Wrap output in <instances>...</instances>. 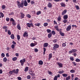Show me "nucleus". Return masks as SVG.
Segmentation results:
<instances>
[{
	"mask_svg": "<svg viewBox=\"0 0 80 80\" xmlns=\"http://www.w3.org/2000/svg\"><path fill=\"white\" fill-rule=\"evenodd\" d=\"M17 5L18 8H23L24 6L23 5V3H24V1L22 0L21 1V3L19 2L18 1H16Z\"/></svg>",
	"mask_w": 80,
	"mask_h": 80,
	"instance_id": "nucleus-1",
	"label": "nucleus"
},
{
	"mask_svg": "<svg viewBox=\"0 0 80 80\" xmlns=\"http://www.w3.org/2000/svg\"><path fill=\"white\" fill-rule=\"evenodd\" d=\"M26 62V59L25 58H23V60L22 59L20 60V62L22 66H23V65H24V63Z\"/></svg>",
	"mask_w": 80,
	"mask_h": 80,
	"instance_id": "nucleus-2",
	"label": "nucleus"
},
{
	"mask_svg": "<svg viewBox=\"0 0 80 80\" xmlns=\"http://www.w3.org/2000/svg\"><path fill=\"white\" fill-rule=\"evenodd\" d=\"M26 25L29 28H31V27H33V24L32 23H26Z\"/></svg>",
	"mask_w": 80,
	"mask_h": 80,
	"instance_id": "nucleus-3",
	"label": "nucleus"
},
{
	"mask_svg": "<svg viewBox=\"0 0 80 80\" xmlns=\"http://www.w3.org/2000/svg\"><path fill=\"white\" fill-rule=\"evenodd\" d=\"M59 47V45H58V44H55L54 45L53 47V50H56V48H58Z\"/></svg>",
	"mask_w": 80,
	"mask_h": 80,
	"instance_id": "nucleus-4",
	"label": "nucleus"
},
{
	"mask_svg": "<svg viewBox=\"0 0 80 80\" xmlns=\"http://www.w3.org/2000/svg\"><path fill=\"white\" fill-rule=\"evenodd\" d=\"M12 71L13 72V73H16V74H18V73L19 69H17L16 70H15V69H13L12 70Z\"/></svg>",
	"mask_w": 80,
	"mask_h": 80,
	"instance_id": "nucleus-5",
	"label": "nucleus"
},
{
	"mask_svg": "<svg viewBox=\"0 0 80 80\" xmlns=\"http://www.w3.org/2000/svg\"><path fill=\"white\" fill-rule=\"evenodd\" d=\"M71 28H72V26L71 25H69L67 28L66 30L67 32H68V31H70L71 30Z\"/></svg>",
	"mask_w": 80,
	"mask_h": 80,
	"instance_id": "nucleus-6",
	"label": "nucleus"
},
{
	"mask_svg": "<svg viewBox=\"0 0 80 80\" xmlns=\"http://www.w3.org/2000/svg\"><path fill=\"white\" fill-rule=\"evenodd\" d=\"M67 12V10L66 9H64L62 13V15H65L66 13Z\"/></svg>",
	"mask_w": 80,
	"mask_h": 80,
	"instance_id": "nucleus-7",
	"label": "nucleus"
},
{
	"mask_svg": "<svg viewBox=\"0 0 80 80\" xmlns=\"http://www.w3.org/2000/svg\"><path fill=\"white\" fill-rule=\"evenodd\" d=\"M48 7L49 8H52V3H51V2H48Z\"/></svg>",
	"mask_w": 80,
	"mask_h": 80,
	"instance_id": "nucleus-8",
	"label": "nucleus"
},
{
	"mask_svg": "<svg viewBox=\"0 0 80 80\" xmlns=\"http://www.w3.org/2000/svg\"><path fill=\"white\" fill-rule=\"evenodd\" d=\"M57 63L58 64V65L59 67L62 68V67H63V64H62V63L60 62H57Z\"/></svg>",
	"mask_w": 80,
	"mask_h": 80,
	"instance_id": "nucleus-9",
	"label": "nucleus"
},
{
	"mask_svg": "<svg viewBox=\"0 0 80 80\" xmlns=\"http://www.w3.org/2000/svg\"><path fill=\"white\" fill-rule=\"evenodd\" d=\"M60 30L61 31H59V33L60 34V35H61V36H62V37H63L64 36V33H63L61 31H62V29Z\"/></svg>",
	"mask_w": 80,
	"mask_h": 80,
	"instance_id": "nucleus-10",
	"label": "nucleus"
},
{
	"mask_svg": "<svg viewBox=\"0 0 80 80\" xmlns=\"http://www.w3.org/2000/svg\"><path fill=\"white\" fill-rule=\"evenodd\" d=\"M25 17V14L23 13V12L21 13V18H24V17Z\"/></svg>",
	"mask_w": 80,
	"mask_h": 80,
	"instance_id": "nucleus-11",
	"label": "nucleus"
},
{
	"mask_svg": "<svg viewBox=\"0 0 80 80\" xmlns=\"http://www.w3.org/2000/svg\"><path fill=\"white\" fill-rule=\"evenodd\" d=\"M23 3L24 6L25 7H27V6L28 5V3H27V1H26V0H25L24 1Z\"/></svg>",
	"mask_w": 80,
	"mask_h": 80,
	"instance_id": "nucleus-12",
	"label": "nucleus"
},
{
	"mask_svg": "<svg viewBox=\"0 0 80 80\" xmlns=\"http://www.w3.org/2000/svg\"><path fill=\"white\" fill-rule=\"evenodd\" d=\"M60 4L61 7H66V5H65V4L63 2H61L60 3Z\"/></svg>",
	"mask_w": 80,
	"mask_h": 80,
	"instance_id": "nucleus-13",
	"label": "nucleus"
},
{
	"mask_svg": "<svg viewBox=\"0 0 80 80\" xmlns=\"http://www.w3.org/2000/svg\"><path fill=\"white\" fill-rule=\"evenodd\" d=\"M48 46V43L47 42H45L43 44L44 47H47Z\"/></svg>",
	"mask_w": 80,
	"mask_h": 80,
	"instance_id": "nucleus-14",
	"label": "nucleus"
},
{
	"mask_svg": "<svg viewBox=\"0 0 80 80\" xmlns=\"http://www.w3.org/2000/svg\"><path fill=\"white\" fill-rule=\"evenodd\" d=\"M63 18L64 20H67V19H68V15H64L63 16Z\"/></svg>",
	"mask_w": 80,
	"mask_h": 80,
	"instance_id": "nucleus-15",
	"label": "nucleus"
},
{
	"mask_svg": "<svg viewBox=\"0 0 80 80\" xmlns=\"http://www.w3.org/2000/svg\"><path fill=\"white\" fill-rule=\"evenodd\" d=\"M43 61L42 60H40L38 62V64L39 65H43Z\"/></svg>",
	"mask_w": 80,
	"mask_h": 80,
	"instance_id": "nucleus-16",
	"label": "nucleus"
},
{
	"mask_svg": "<svg viewBox=\"0 0 80 80\" xmlns=\"http://www.w3.org/2000/svg\"><path fill=\"white\" fill-rule=\"evenodd\" d=\"M17 28L19 30H21V27H20V24H18L17 26Z\"/></svg>",
	"mask_w": 80,
	"mask_h": 80,
	"instance_id": "nucleus-17",
	"label": "nucleus"
},
{
	"mask_svg": "<svg viewBox=\"0 0 80 80\" xmlns=\"http://www.w3.org/2000/svg\"><path fill=\"white\" fill-rule=\"evenodd\" d=\"M52 54H49V58H48V60H50V59H51V58H52Z\"/></svg>",
	"mask_w": 80,
	"mask_h": 80,
	"instance_id": "nucleus-18",
	"label": "nucleus"
},
{
	"mask_svg": "<svg viewBox=\"0 0 80 80\" xmlns=\"http://www.w3.org/2000/svg\"><path fill=\"white\" fill-rule=\"evenodd\" d=\"M23 36L24 37H25V36L28 37V33L25 32L23 34Z\"/></svg>",
	"mask_w": 80,
	"mask_h": 80,
	"instance_id": "nucleus-19",
	"label": "nucleus"
},
{
	"mask_svg": "<svg viewBox=\"0 0 80 80\" xmlns=\"http://www.w3.org/2000/svg\"><path fill=\"white\" fill-rule=\"evenodd\" d=\"M58 26H55V28L56 29V30H57V31H61V29H59L58 28Z\"/></svg>",
	"mask_w": 80,
	"mask_h": 80,
	"instance_id": "nucleus-20",
	"label": "nucleus"
},
{
	"mask_svg": "<svg viewBox=\"0 0 80 80\" xmlns=\"http://www.w3.org/2000/svg\"><path fill=\"white\" fill-rule=\"evenodd\" d=\"M10 37L12 39H14L15 38V36H14V34H12Z\"/></svg>",
	"mask_w": 80,
	"mask_h": 80,
	"instance_id": "nucleus-21",
	"label": "nucleus"
},
{
	"mask_svg": "<svg viewBox=\"0 0 80 80\" xmlns=\"http://www.w3.org/2000/svg\"><path fill=\"white\" fill-rule=\"evenodd\" d=\"M24 71L25 72H28V67H26L24 69Z\"/></svg>",
	"mask_w": 80,
	"mask_h": 80,
	"instance_id": "nucleus-22",
	"label": "nucleus"
},
{
	"mask_svg": "<svg viewBox=\"0 0 80 80\" xmlns=\"http://www.w3.org/2000/svg\"><path fill=\"white\" fill-rule=\"evenodd\" d=\"M3 61L4 62H7V58L6 57H5L3 59Z\"/></svg>",
	"mask_w": 80,
	"mask_h": 80,
	"instance_id": "nucleus-23",
	"label": "nucleus"
},
{
	"mask_svg": "<svg viewBox=\"0 0 80 80\" xmlns=\"http://www.w3.org/2000/svg\"><path fill=\"white\" fill-rule=\"evenodd\" d=\"M0 15H1V18H3L4 17V14L2 12H0Z\"/></svg>",
	"mask_w": 80,
	"mask_h": 80,
	"instance_id": "nucleus-24",
	"label": "nucleus"
},
{
	"mask_svg": "<svg viewBox=\"0 0 80 80\" xmlns=\"http://www.w3.org/2000/svg\"><path fill=\"white\" fill-rule=\"evenodd\" d=\"M61 19H62L61 18V16L59 15L58 18V21H60L61 20Z\"/></svg>",
	"mask_w": 80,
	"mask_h": 80,
	"instance_id": "nucleus-25",
	"label": "nucleus"
},
{
	"mask_svg": "<svg viewBox=\"0 0 80 80\" xmlns=\"http://www.w3.org/2000/svg\"><path fill=\"white\" fill-rule=\"evenodd\" d=\"M64 71L62 70L58 71V73H60V74H62V73H64Z\"/></svg>",
	"mask_w": 80,
	"mask_h": 80,
	"instance_id": "nucleus-26",
	"label": "nucleus"
},
{
	"mask_svg": "<svg viewBox=\"0 0 80 80\" xmlns=\"http://www.w3.org/2000/svg\"><path fill=\"white\" fill-rule=\"evenodd\" d=\"M62 75L63 77H67L68 76V74L66 73H63L62 74Z\"/></svg>",
	"mask_w": 80,
	"mask_h": 80,
	"instance_id": "nucleus-27",
	"label": "nucleus"
},
{
	"mask_svg": "<svg viewBox=\"0 0 80 80\" xmlns=\"http://www.w3.org/2000/svg\"><path fill=\"white\" fill-rule=\"evenodd\" d=\"M12 60L13 61H16L17 60V58L14 57L12 58Z\"/></svg>",
	"mask_w": 80,
	"mask_h": 80,
	"instance_id": "nucleus-28",
	"label": "nucleus"
},
{
	"mask_svg": "<svg viewBox=\"0 0 80 80\" xmlns=\"http://www.w3.org/2000/svg\"><path fill=\"white\" fill-rule=\"evenodd\" d=\"M17 39L18 41H20V36L19 35H17Z\"/></svg>",
	"mask_w": 80,
	"mask_h": 80,
	"instance_id": "nucleus-29",
	"label": "nucleus"
},
{
	"mask_svg": "<svg viewBox=\"0 0 80 80\" xmlns=\"http://www.w3.org/2000/svg\"><path fill=\"white\" fill-rule=\"evenodd\" d=\"M70 72L72 73H73L75 72V71L73 69H72L70 71Z\"/></svg>",
	"mask_w": 80,
	"mask_h": 80,
	"instance_id": "nucleus-30",
	"label": "nucleus"
},
{
	"mask_svg": "<svg viewBox=\"0 0 80 80\" xmlns=\"http://www.w3.org/2000/svg\"><path fill=\"white\" fill-rule=\"evenodd\" d=\"M30 46L32 47H35V43H32L30 44Z\"/></svg>",
	"mask_w": 80,
	"mask_h": 80,
	"instance_id": "nucleus-31",
	"label": "nucleus"
},
{
	"mask_svg": "<svg viewBox=\"0 0 80 80\" xmlns=\"http://www.w3.org/2000/svg\"><path fill=\"white\" fill-rule=\"evenodd\" d=\"M41 12L40 11L37 12V15H39L41 14Z\"/></svg>",
	"mask_w": 80,
	"mask_h": 80,
	"instance_id": "nucleus-32",
	"label": "nucleus"
},
{
	"mask_svg": "<svg viewBox=\"0 0 80 80\" xmlns=\"http://www.w3.org/2000/svg\"><path fill=\"white\" fill-rule=\"evenodd\" d=\"M26 17H28V18H31V15L29 14H27L26 15Z\"/></svg>",
	"mask_w": 80,
	"mask_h": 80,
	"instance_id": "nucleus-33",
	"label": "nucleus"
},
{
	"mask_svg": "<svg viewBox=\"0 0 80 80\" xmlns=\"http://www.w3.org/2000/svg\"><path fill=\"white\" fill-rule=\"evenodd\" d=\"M8 35H11V34H12V33L11 32V31L10 30H8Z\"/></svg>",
	"mask_w": 80,
	"mask_h": 80,
	"instance_id": "nucleus-34",
	"label": "nucleus"
},
{
	"mask_svg": "<svg viewBox=\"0 0 80 80\" xmlns=\"http://www.w3.org/2000/svg\"><path fill=\"white\" fill-rule=\"evenodd\" d=\"M72 51L73 53H75V52H77V50L75 49H72Z\"/></svg>",
	"mask_w": 80,
	"mask_h": 80,
	"instance_id": "nucleus-35",
	"label": "nucleus"
},
{
	"mask_svg": "<svg viewBox=\"0 0 80 80\" xmlns=\"http://www.w3.org/2000/svg\"><path fill=\"white\" fill-rule=\"evenodd\" d=\"M35 26H37V27H40V26L41 24L40 23H36L35 24Z\"/></svg>",
	"mask_w": 80,
	"mask_h": 80,
	"instance_id": "nucleus-36",
	"label": "nucleus"
},
{
	"mask_svg": "<svg viewBox=\"0 0 80 80\" xmlns=\"http://www.w3.org/2000/svg\"><path fill=\"white\" fill-rule=\"evenodd\" d=\"M52 36V34L51 33H50L48 35V38H51V37Z\"/></svg>",
	"mask_w": 80,
	"mask_h": 80,
	"instance_id": "nucleus-37",
	"label": "nucleus"
},
{
	"mask_svg": "<svg viewBox=\"0 0 80 80\" xmlns=\"http://www.w3.org/2000/svg\"><path fill=\"white\" fill-rule=\"evenodd\" d=\"M70 79V76H68V77L66 78V80H69Z\"/></svg>",
	"mask_w": 80,
	"mask_h": 80,
	"instance_id": "nucleus-38",
	"label": "nucleus"
},
{
	"mask_svg": "<svg viewBox=\"0 0 80 80\" xmlns=\"http://www.w3.org/2000/svg\"><path fill=\"white\" fill-rule=\"evenodd\" d=\"M52 33L53 35H54L56 34V33H55V31L54 30H53V31H52Z\"/></svg>",
	"mask_w": 80,
	"mask_h": 80,
	"instance_id": "nucleus-39",
	"label": "nucleus"
},
{
	"mask_svg": "<svg viewBox=\"0 0 80 80\" xmlns=\"http://www.w3.org/2000/svg\"><path fill=\"white\" fill-rule=\"evenodd\" d=\"M30 75H32V77H34V76H35V73H29Z\"/></svg>",
	"mask_w": 80,
	"mask_h": 80,
	"instance_id": "nucleus-40",
	"label": "nucleus"
},
{
	"mask_svg": "<svg viewBox=\"0 0 80 80\" xmlns=\"http://www.w3.org/2000/svg\"><path fill=\"white\" fill-rule=\"evenodd\" d=\"M75 61L77 62H80V60L78 58H77L75 60Z\"/></svg>",
	"mask_w": 80,
	"mask_h": 80,
	"instance_id": "nucleus-41",
	"label": "nucleus"
},
{
	"mask_svg": "<svg viewBox=\"0 0 80 80\" xmlns=\"http://www.w3.org/2000/svg\"><path fill=\"white\" fill-rule=\"evenodd\" d=\"M75 7L77 10H79V9H80V8L79 7V6H78V5L75 6Z\"/></svg>",
	"mask_w": 80,
	"mask_h": 80,
	"instance_id": "nucleus-42",
	"label": "nucleus"
},
{
	"mask_svg": "<svg viewBox=\"0 0 80 80\" xmlns=\"http://www.w3.org/2000/svg\"><path fill=\"white\" fill-rule=\"evenodd\" d=\"M12 24L13 25H14V26H15L16 25V23H15V21L14 22H12Z\"/></svg>",
	"mask_w": 80,
	"mask_h": 80,
	"instance_id": "nucleus-43",
	"label": "nucleus"
},
{
	"mask_svg": "<svg viewBox=\"0 0 80 80\" xmlns=\"http://www.w3.org/2000/svg\"><path fill=\"white\" fill-rule=\"evenodd\" d=\"M48 24L47 23H44V27H47V26H48Z\"/></svg>",
	"mask_w": 80,
	"mask_h": 80,
	"instance_id": "nucleus-44",
	"label": "nucleus"
},
{
	"mask_svg": "<svg viewBox=\"0 0 80 80\" xmlns=\"http://www.w3.org/2000/svg\"><path fill=\"white\" fill-rule=\"evenodd\" d=\"M3 28L4 29V30H6V29H7V26H4L3 27Z\"/></svg>",
	"mask_w": 80,
	"mask_h": 80,
	"instance_id": "nucleus-45",
	"label": "nucleus"
},
{
	"mask_svg": "<svg viewBox=\"0 0 80 80\" xmlns=\"http://www.w3.org/2000/svg\"><path fill=\"white\" fill-rule=\"evenodd\" d=\"M2 9H5V8H6V6L5 5H3L2 6Z\"/></svg>",
	"mask_w": 80,
	"mask_h": 80,
	"instance_id": "nucleus-46",
	"label": "nucleus"
},
{
	"mask_svg": "<svg viewBox=\"0 0 80 80\" xmlns=\"http://www.w3.org/2000/svg\"><path fill=\"white\" fill-rule=\"evenodd\" d=\"M72 63L73 64V65H74V66H76V65H77V63L75 62H72Z\"/></svg>",
	"mask_w": 80,
	"mask_h": 80,
	"instance_id": "nucleus-47",
	"label": "nucleus"
},
{
	"mask_svg": "<svg viewBox=\"0 0 80 80\" xmlns=\"http://www.w3.org/2000/svg\"><path fill=\"white\" fill-rule=\"evenodd\" d=\"M31 4L32 5H33V4H35V2L33 1H31Z\"/></svg>",
	"mask_w": 80,
	"mask_h": 80,
	"instance_id": "nucleus-48",
	"label": "nucleus"
},
{
	"mask_svg": "<svg viewBox=\"0 0 80 80\" xmlns=\"http://www.w3.org/2000/svg\"><path fill=\"white\" fill-rule=\"evenodd\" d=\"M57 78H58L57 77V76H56L54 78V80H57Z\"/></svg>",
	"mask_w": 80,
	"mask_h": 80,
	"instance_id": "nucleus-49",
	"label": "nucleus"
},
{
	"mask_svg": "<svg viewBox=\"0 0 80 80\" xmlns=\"http://www.w3.org/2000/svg\"><path fill=\"white\" fill-rule=\"evenodd\" d=\"M27 78L28 79H30V78H31V76H30V75H28L27 76Z\"/></svg>",
	"mask_w": 80,
	"mask_h": 80,
	"instance_id": "nucleus-50",
	"label": "nucleus"
},
{
	"mask_svg": "<svg viewBox=\"0 0 80 80\" xmlns=\"http://www.w3.org/2000/svg\"><path fill=\"white\" fill-rule=\"evenodd\" d=\"M47 31L48 33H50L51 32V30H50V29H48Z\"/></svg>",
	"mask_w": 80,
	"mask_h": 80,
	"instance_id": "nucleus-51",
	"label": "nucleus"
},
{
	"mask_svg": "<svg viewBox=\"0 0 80 80\" xmlns=\"http://www.w3.org/2000/svg\"><path fill=\"white\" fill-rule=\"evenodd\" d=\"M6 20L7 22H9L10 20V18H6Z\"/></svg>",
	"mask_w": 80,
	"mask_h": 80,
	"instance_id": "nucleus-52",
	"label": "nucleus"
},
{
	"mask_svg": "<svg viewBox=\"0 0 80 80\" xmlns=\"http://www.w3.org/2000/svg\"><path fill=\"white\" fill-rule=\"evenodd\" d=\"M13 71H9V74H13Z\"/></svg>",
	"mask_w": 80,
	"mask_h": 80,
	"instance_id": "nucleus-53",
	"label": "nucleus"
},
{
	"mask_svg": "<svg viewBox=\"0 0 80 80\" xmlns=\"http://www.w3.org/2000/svg\"><path fill=\"white\" fill-rule=\"evenodd\" d=\"M1 57H5V54L3 53H2L1 54Z\"/></svg>",
	"mask_w": 80,
	"mask_h": 80,
	"instance_id": "nucleus-54",
	"label": "nucleus"
},
{
	"mask_svg": "<svg viewBox=\"0 0 80 80\" xmlns=\"http://www.w3.org/2000/svg\"><path fill=\"white\" fill-rule=\"evenodd\" d=\"M10 21L11 22H13L15 21V20H14L13 18H11L10 19Z\"/></svg>",
	"mask_w": 80,
	"mask_h": 80,
	"instance_id": "nucleus-55",
	"label": "nucleus"
},
{
	"mask_svg": "<svg viewBox=\"0 0 80 80\" xmlns=\"http://www.w3.org/2000/svg\"><path fill=\"white\" fill-rule=\"evenodd\" d=\"M34 51L35 52H38V50L37 48H35L34 49Z\"/></svg>",
	"mask_w": 80,
	"mask_h": 80,
	"instance_id": "nucleus-56",
	"label": "nucleus"
},
{
	"mask_svg": "<svg viewBox=\"0 0 80 80\" xmlns=\"http://www.w3.org/2000/svg\"><path fill=\"white\" fill-rule=\"evenodd\" d=\"M63 22L64 23H65L66 22H67V20L64 19L63 21Z\"/></svg>",
	"mask_w": 80,
	"mask_h": 80,
	"instance_id": "nucleus-57",
	"label": "nucleus"
},
{
	"mask_svg": "<svg viewBox=\"0 0 80 80\" xmlns=\"http://www.w3.org/2000/svg\"><path fill=\"white\" fill-rule=\"evenodd\" d=\"M54 1L57 2H61V1H62V0H54Z\"/></svg>",
	"mask_w": 80,
	"mask_h": 80,
	"instance_id": "nucleus-58",
	"label": "nucleus"
},
{
	"mask_svg": "<svg viewBox=\"0 0 80 80\" xmlns=\"http://www.w3.org/2000/svg\"><path fill=\"white\" fill-rule=\"evenodd\" d=\"M70 59L71 61H73L74 60V58L73 57H70Z\"/></svg>",
	"mask_w": 80,
	"mask_h": 80,
	"instance_id": "nucleus-59",
	"label": "nucleus"
},
{
	"mask_svg": "<svg viewBox=\"0 0 80 80\" xmlns=\"http://www.w3.org/2000/svg\"><path fill=\"white\" fill-rule=\"evenodd\" d=\"M11 48H15V45H14V44L12 45L11 46Z\"/></svg>",
	"mask_w": 80,
	"mask_h": 80,
	"instance_id": "nucleus-60",
	"label": "nucleus"
},
{
	"mask_svg": "<svg viewBox=\"0 0 80 80\" xmlns=\"http://www.w3.org/2000/svg\"><path fill=\"white\" fill-rule=\"evenodd\" d=\"M62 46H63L64 47H65L66 46V44L65 43H63L62 44Z\"/></svg>",
	"mask_w": 80,
	"mask_h": 80,
	"instance_id": "nucleus-61",
	"label": "nucleus"
},
{
	"mask_svg": "<svg viewBox=\"0 0 80 80\" xmlns=\"http://www.w3.org/2000/svg\"><path fill=\"white\" fill-rule=\"evenodd\" d=\"M17 78L18 80H22V78L20 77H18Z\"/></svg>",
	"mask_w": 80,
	"mask_h": 80,
	"instance_id": "nucleus-62",
	"label": "nucleus"
},
{
	"mask_svg": "<svg viewBox=\"0 0 80 80\" xmlns=\"http://www.w3.org/2000/svg\"><path fill=\"white\" fill-rule=\"evenodd\" d=\"M57 39H54L53 41V43H56V42H57Z\"/></svg>",
	"mask_w": 80,
	"mask_h": 80,
	"instance_id": "nucleus-63",
	"label": "nucleus"
},
{
	"mask_svg": "<svg viewBox=\"0 0 80 80\" xmlns=\"http://www.w3.org/2000/svg\"><path fill=\"white\" fill-rule=\"evenodd\" d=\"M12 43L13 44H14V45H16V42H15L14 41H12Z\"/></svg>",
	"mask_w": 80,
	"mask_h": 80,
	"instance_id": "nucleus-64",
	"label": "nucleus"
}]
</instances>
